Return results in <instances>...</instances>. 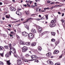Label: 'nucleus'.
I'll use <instances>...</instances> for the list:
<instances>
[{
  "mask_svg": "<svg viewBox=\"0 0 65 65\" xmlns=\"http://www.w3.org/2000/svg\"><path fill=\"white\" fill-rule=\"evenodd\" d=\"M31 57L32 59H34L33 60H34L37 59L38 58V57H37V56L36 55H33L31 56Z\"/></svg>",
  "mask_w": 65,
  "mask_h": 65,
  "instance_id": "f257e3e1",
  "label": "nucleus"
},
{
  "mask_svg": "<svg viewBox=\"0 0 65 65\" xmlns=\"http://www.w3.org/2000/svg\"><path fill=\"white\" fill-rule=\"evenodd\" d=\"M28 37L29 38L32 39L34 38V36H33V35L32 34H29L28 35Z\"/></svg>",
  "mask_w": 65,
  "mask_h": 65,
  "instance_id": "f03ea898",
  "label": "nucleus"
},
{
  "mask_svg": "<svg viewBox=\"0 0 65 65\" xmlns=\"http://www.w3.org/2000/svg\"><path fill=\"white\" fill-rule=\"evenodd\" d=\"M22 35L24 37H27L28 35V34L26 32H23L22 33Z\"/></svg>",
  "mask_w": 65,
  "mask_h": 65,
  "instance_id": "7ed1b4c3",
  "label": "nucleus"
},
{
  "mask_svg": "<svg viewBox=\"0 0 65 65\" xmlns=\"http://www.w3.org/2000/svg\"><path fill=\"white\" fill-rule=\"evenodd\" d=\"M28 48L24 46L22 48V52H25L26 51H27Z\"/></svg>",
  "mask_w": 65,
  "mask_h": 65,
  "instance_id": "20e7f679",
  "label": "nucleus"
},
{
  "mask_svg": "<svg viewBox=\"0 0 65 65\" xmlns=\"http://www.w3.org/2000/svg\"><path fill=\"white\" fill-rule=\"evenodd\" d=\"M10 49V50L12 51H11V52H12V53H13L14 54H16V53H15V50L14 49L12 48H11Z\"/></svg>",
  "mask_w": 65,
  "mask_h": 65,
  "instance_id": "39448f33",
  "label": "nucleus"
},
{
  "mask_svg": "<svg viewBox=\"0 0 65 65\" xmlns=\"http://www.w3.org/2000/svg\"><path fill=\"white\" fill-rule=\"evenodd\" d=\"M21 60L20 59H18L17 60V64L19 65V64H21Z\"/></svg>",
  "mask_w": 65,
  "mask_h": 65,
  "instance_id": "423d86ee",
  "label": "nucleus"
},
{
  "mask_svg": "<svg viewBox=\"0 0 65 65\" xmlns=\"http://www.w3.org/2000/svg\"><path fill=\"white\" fill-rule=\"evenodd\" d=\"M16 13L18 15H22V13H21L19 11H17L16 12Z\"/></svg>",
  "mask_w": 65,
  "mask_h": 65,
  "instance_id": "0eeeda50",
  "label": "nucleus"
},
{
  "mask_svg": "<svg viewBox=\"0 0 65 65\" xmlns=\"http://www.w3.org/2000/svg\"><path fill=\"white\" fill-rule=\"evenodd\" d=\"M47 63L48 64H53V63L52 62V61H51L50 60H48L47 61Z\"/></svg>",
  "mask_w": 65,
  "mask_h": 65,
  "instance_id": "6e6552de",
  "label": "nucleus"
},
{
  "mask_svg": "<svg viewBox=\"0 0 65 65\" xmlns=\"http://www.w3.org/2000/svg\"><path fill=\"white\" fill-rule=\"evenodd\" d=\"M42 30V28L41 27H39L38 28V32L39 33H40L41 32Z\"/></svg>",
  "mask_w": 65,
  "mask_h": 65,
  "instance_id": "1a4fd4ad",
  "label": "nucleus"
},
{
  "mask_svg": "<svg viewBox=\"0 0 65 65\" xmlns=\"http://www.w3.org/2000/svg\"><path fill=\"white\" fill-rule=\"evenodd\" d=\"M31 31L32 32V33H36V30L35 29H32L31 30Z\"/></svg>",
  "mask_w": 65,
  "mask_h": 65,
  "instance_id": "9d476101",
  "label": "nucleus"
},
{
  "mask_svg": "<svg viewBox=\"0 0 65 65\" xmlns=\"http://www.w3.org/2000/svg\"><path fill=\"white\" fill-rule=\"evenodd\" d=\"M55 24H50V26L51 27H55Z\"/></svg>",
  "mask_w": 65,
  "mask_h": 65,
  "instance_id": "9b49d317",
  "label": "nucleus"
},
{
  "mask_svg": "<svg viewBox=\"0 0 65 65\" xmlns=\"http://www.w3.org/2000/svg\"><path fill=\"white\" fill-rule=\"evenodd\" d=\"M59 51H57V50H55V51L53 53L54 54H58V53H59Z\"/></svg>",
  "mask_w": 65,
  "mask_h": 65,
  "instance_id": "f8f14e48",
  "label": "nucleus"
},
{
  "mask_svg": "<svg viewBox=\"0 0 65 65\" xmlns=\"http://www.w3.org/2000/svg\"><path fill=\"white\" fill-rule=\"evenodd\" d=\"M10 9L11 11H15V9L12 7H11Z\"/></svg>",
  "mask_w": 65,
  "mask_h": 65,
  "instance_id": "ddd939ff",
  "label": "nucleus"
},
{
  "mask_svg": "<svg viewBox=\"0 0 65 65\" xmlns=\"http://www.w3.org/2000/svg\"><path fill=\"white\" fill-rule=\"evenodd\" d=\"M38 49L39 51H41V50H42L41 47L40 46H39L38 47Z\"/></svg>",
  "mask_w": 65,
  "mask_h": 65,
  "instance_id": "4468645a",
  "label": "nucleus"
},
{
  "mask_svg": "<svg viewBox=\"0 0 65 65\" xmlns=\"http://www.w3.org/2000/svg\"><path fill=\"white\" fill-rule=\"evenodd\" d=\"M46 56H48V57H50L51 56V53H48L46 54Z\"/></svg>",
  "mask_w": 65,
  "mask_h": 65,
  "instance_id": "2eb2a0df",
  "label": "nucleus"
},
{
  "mask_svg": "<svg viewBox=\"0 0 65 65\" xmlns=\"http://www.w3.org/2000/svg\"><path fill=\"white\" fill-rule=\"evenodd\" d=\"M20 43L21 44H22V45H25V42L22 41H21L20 42Z\"/></svg>",
  "mask_w": 65,
  "mask_h": 65,
  "instance_id": "dca6fc26",
  "label": "nucleus"
},
{
  "mask_svg": "<svg viewBox=\"0 0 65 65\" xmlns=\"http://www.w3.org/2000/svg\"><path fill=\"white\" fill-rule=\"evenodd\" d=\"M25 44L27 45H30V43L29 42H27L25 43Z\"/></svg>",
  "mask_w": 65,
  "mask_h": 65,
  "instance_id": "f3484780",
  "label": "nucleus"
},
{
  "mask_svg": "<svg viewBox=\"0 0 65 65\" xmlns=\"http://www.w3.org/2000/svg\"><path fill=\"white\" fill-rule=\"evenodd\" d=\"M36 45V43H32L31 44V46H35V45Z\"/></svg>",
  "mask_w": 65,
  "mask_h": 65,
  "instance_id": "a211bd4d",
  "label": "nucleus"
},
{
  "mask_svg": "<svg viewBox=\"0 0 65 65\" xmlns=\"http://www.w3.org/2000/svg\"><path fill=\"white\" fill-rule=\"evenodd\" d=\"M7 63L8 65H10L11 64L10 62V60L7 61Z\"/></svg>",
  "mask_w": 65,
  "mask_h": 65,
  "instance_id": "6ab92c4d",
  "label": "nucleus"
},
{
  "mask_svg": "<svg viewBox=\"0 0 65 65\" xmlns=\"http://www.w3.org/2000/svg\"><path fill=\"white\" fill-rule=\"evenodd\" d=\"M4 47L6 49H8L9 48V46L7 45L5 46Z\"/></svg>",
  "mask_w": 65,
  "mask_h": 65,
  "instance_id": "aec40b11",
  "label": "nucleus"
},
{
  "mask_svg": "<svg viewBox=\"0 0 65 65\" xmlns=\"http://www.w3.org/2000/svg\"><path fill=\"white\" fill-rule=\"evenodd\" d=\"M51 34L52 35H53V36H55V33L53 32H52L51 33Z\"/></svg>",
  "mask_w": 65,
  "mask_h": 65,
  "instance_id": "412c9836",
  "label": "nucleus"
},
{
  "mask_svg": "<svg viewBox=\"0 0 65 65\" xmlns=\"http://www.w3.org/2000/svg\"><path fill=\"white\" fill-rule=\"evenodd\" d=\"M5 56L6 57H8L9 56V54L8 53H7L6 54Z\"/></svg>",
  "mask_w": 65,
  "mask_h": 65,
  "instance_id": "4be33fe9",
  "label": "nucleus"
},
{
  "mask_svg": "<svg viewBox=\"0 0 65 65\" xmlns=\"http://www.w3.org/2000/svg\"><path fill=\"white\" fill-rule=\"evenodd\" d=\"M6 18L9 19V18H10V15H6Z\"/></svg>",
  "mask_w": 65,
  "mask_h": 65,
  "instance_id": "5701e85b",
  "label": "nucleus"
},
{
  "mask_svg": "<svg viewBox=\"0 0 65 65\" xmlns=\"http://www.w3.org/2000/svg\"><path fill=\"white\" fill-rule=\"evenodd\" d=\"M55 22H56V20L55 19H54V20H53L52 21H51V23H55Z\"/></svg>",
  "mask_w": 65,
  "mask_h": 65,
  "instance_id": "b1692460",
  "label": "nucleus"
},
{
  "mask_svg": "<svg viewBox=\"0 0 65 65\" xmlns=\"http://www.w3.org/2000/svg\"><path fill=\"white\" fill-rule=\"evenodd\" d=\"M25 13L27 15H28L29 14V12L28 11H25Z\"/></svg>",
  "mask_w": 65,
  "mask_h": 65,
  "instance_id": "393cba45",
  "label": "nucleus"
},
{
  "mask_svg": "<svg viewBox=\"0 0 65 65\" xmlns=\"http://www.w3.org/2000/svg\"><path fill=\"white\" fill-rule=\"evenodd\" d=\"M25 27L28 30H29V26L27 25H26V26H25Z\"/></svg>",
  "mask_w": 65,
  "mask_h": 65,
  "instance_id": "a878e982",
  "label": "nucleus"
},
{
  "mask_svg": "<svg viewBox=\"0 0 65 65\" xmlns=\"http://www.w3.org/2000/svg\"><path fill=\"white\" fill-rule=\"evenodd\" d=\"M3 48H4L3 47L1 46L0 47V51H1V50H2Z\"/></svg>",
  "mask_w": 65,
  "mask_h": 65,
  "instance_id": "bb28decb",
  "label": "nucleus"
},
{
  "mask_svg": "<svg viewBox=\"0 0 65 65\" xmlns=\"http://www.w3.org/2000/svg\"><path fill=\"white\" fill-rule=\"evenodd\" d=\"M51 41L52 42H54L55 41V39H51Z\"/></svg>",
  "mask_w": 65,
  "mask_h": 65,
  "instance_id": "cd10ccee",
  "label": "nucleus"
},
{
  "mask_svg": "<svg viewBox=\"0 0 65 65\" xmlns=\"http://www.w3.org/2000/svg\"><path fill=\"white\" fill-rule=\"evenodd\" d=\"M55 65H60V64L59 63H56L55 64Z\"/></svg>",
  "mask_w": 65,
  "mask_h": 65,
  "instance_id": "c85d7f7f",
  "label": "nucleus"
},
{
  "mask_svg": "<svg viewBox=\"0 0 65 65\" xmlns=\"http://www.w3.org/2000/svg\"><path fill=\"white\" fill-rule=\"evenodd\" d=\"M3 62L1 61H0V65H3Z\"/></svg>",
  "mask_w": 65,
  "mask_h": 65,
  "instance_id": "c756f323",
  "label": "nucleus"
},
{
  "mask_svg": "<svg viewBox=\"0 0 65 65\" xmlns=\"http://www.w3.org/2000/svg\"><path fill=\"white\" fill-rule=\"evenodd\" d=\"M25 56H26V57H29L30 56V55H29V54H27L25 55Z\"/></svg>",
  "mask_w": 65,
  "mask_h": 65,
  "instance_id": "7c9ffc66",
  "label": "nucleus"
},
{
  "mask_svg": "<svg viewBox=\"0 0 65 65\" xmlns=\"http://www.w3.org/2000/svg\"><path fill=\"white\" fill-rule=\"evenodd\" d=\"M45 15V16L46 20H47L48 19V17H47V16H46V15Z\"/></svg>",
  "mask_w": 65,
  "mask_h": 65,
  "instance_id": "2f4dec72",
  "label": "nucleus"
},
{
  "mask_svg": "<svg viewBox=\"0 0 65 65\" xmlns=\"http://www.w3.org/2000/svg\"><path fill=\"white\" fill-rule=\"evenodd\" d=\"M28 2H29V3H30V4H31V3H32V1H31L30 0H29Z\"/></svg>",
  "mask_w": 65,
  "mask_h": 65,
  "instance_id": "473e14b6",
  "label": "nucleus"
},
{
  "mask_svg": "<svg viewBox=\"0 0 65 65\" xmlns=\"http://www.w3.org/2000/svg\"><path fill=\"white\" fill-rule=\"evenodd\" d=\"M59 6V5H55V7H58V6Z\"/></svg>",
  "mask_w": 65,
  "mask_h": 65,
  "instance_id": "72a5a7b5",
  "label": "nucleus"
},
{
  "mask_svg": "<svg viewBox=\"0 0 65 65\" xmlns=\"http://www.w3.org/2000/svg\"><path fill=\"white\" fill-rule=\"evenodd\" d=\"M19 21H20V20H19L17 21H14V23H17V22H19Z\"/></svg>",
  "mask_w": 65,
  "mask_h": 65,
  "instance_id": "f704fd0d",
  "label": "nucleus"
},
{
  "mask_svg": "<svg viewBox=\"0 0 65 65\" xmlns=\"http://www.w3.org/2000/svg\"><path fill=\"white\" fill-rule=\"evenodd\" d=\"M1 55L2 57H3V53H1Z\"/></svg>",
  "mask_w": 65,
  "mask_h": 65,
  "instance_id": "c9c22d12",
  "label": "nucleus"
},
{
  "mask_svg": "<svg viewBox=\"0 0 65 65\" xmlns=\"http://www.w3.org/2000/svg\"><path fill=\"white\" fill-rule=\"evenodd\" d=\"M35 1L37 2H40V0H35Z\"/></svg>",
  "mask_w": 65,
  "mask_h": 65,
  "instance_id": "e433bc0d",
  "label": "nucleus"
},
{
  "mask_svg": "<svg viewBox=\"0 0 65 65\" xmlns=\"http://www.w3.org/2000/svg\"><path fill=\"white\" fill-rule=\"evenodd\" d=\"M35 62H36L38 63V62H39V61H38V60H35Z\"/></svg>",
  "mask_w": 65,
  "mask_h": 65,
  "instance_id": "4c0bfd02",
  "label": "nucleus"
},
{
  "mask_svg": "<svg viewBox=\"0 0 65 65\" xmlns=\"http://www.w3.org/2000/svg\"><path fill=\"white\" fill-rule=\"evenodd\" d=\"M32 19V18H29V19H27V21H28V20H31V19Z\"/></svg>",
  "mask_w": 65,
  "mask_h": 65,
  "instance_id": "58836bf2",
  "label": "nucleus"
},
{
  "mask_svg": "<svg viewBox=\"0 0 65 65\" xmlns=\"http://www.w3.org/2000/svg\"><path fill=\"white\" fill-rule=\"evenodd\" d=\"M35 6H31V8H34V7H35Z\"/></svg>",
  "mask_w": 65,
  "mask_h": 65,
  "instance_id": "ea45409f",
  "label": "nucleus"
},
{
  "mask_svg": "<svg viewBox=\"0 0 65 65\" xmlns=\"http://www.w3.org/2000/svg\"><path fill=\"white\" fill-rule=\"evenodd\" d=\"M14 56L16 58V57H17V56L16 55H15V54H14Z\"/></svg>",
  "mask_w": 65,
  "mask_h": 65,
  "instance_id": "a19ab883",
  "label": "nucleus"
},
{
  "mask_svg": "<svg viewBox=\"0 0 65 65\" xmlns=\"http://www.w3.org/2000/svg\"><path fill=\"white\" fill-rule=\"evenodd\" d=\"M47 3H51V2H50V1H48L47 2Z\"/></svg>",
  "mask_w": 65,
  "mask_h": 65,
  "instance_id": "79ce46f5",
  "label": "nucleus"
},
{
  "mask_svg": "<svg viewBox=\"0 0 65 65\" xmlns=\"http://www.w3.org/2000/svg\"><path fill=\"white\" fill-rule=\"evenodd\" d=\"M37 19V21H39V20H41V19Z\"/></svg>",
  "mask_w": 65,
  "mask_h": 65,
  "instance_id": "37998d69",
  "label": "nucleus"
},
{
  "mask_svg": "<svg viewBox=\"0 0 65 65\" xmlns=\"http://www.w3.org/2000/svg\"><path fill=\"white\" fill-rule=\"evenodd\" d=\"M54 8V7H51V8H50V9H53V8Z\"/></svg>",
  "mask_w": 65,
  "mask_h": 65,
  "instance_id": "c03bdc74",
  "label": "nucleus"
},
{
  "mask_svg": "<svg viewBox=\"0 0 65 65\" xmlns=\"http://www.w3.org/2000/svg\"><path fill=\"white\" fill-rule=\"evenodd\" d=\"M20 24H19L16 25V26H19V25H20Z\"/></svg>",
  "mask_w": 65,
  "mask_h": 65,
  "instance_id": "a18cd8bd",
  "label": "nucleus"
},
{
  "mask_svg": "<svg viewBox=\"0 0 65 65\" xmlns=\"http://www.w3.org/2000/svg\"><path fill=\"white\" fill-rule=\"evenodd\" d=\"M21 9H18L17 10L18 11H20V10H21Z\"/></svg>",
  "mask_w": 65,
  "mask_h": 65,
  "instance_id": "49530a36",
  "label": "nucleus"
},
{
  "mask_svg": "<svg viewBox=\"0 0 65 65\" xmlns=\"http://www.w3.org/2000/svg\"><path fill=\"white\" fill-rule=\"evenodd\" d=\"M59 3L58 2H55V4H59Z\"/></svg>",
  "mask_w": 65,
  "mask_h": 65,
  "instance_id": "de8ad7c7",
  "label": "nucleus"
},
{
  "mask_svg": "<svg viewBox=\"0 0 65 65\" xmlns=\"http://www.w3.org/2000/svg\"><path fill=\"white\" fill-rule=\"evenodd\" d=\"M62 57V55H61L59 57V58H61Z\"/></svg>",
  "mask_w": 65,
  "mask_h": 65,
  "instance_id": "09e8293b",
  "label": "nucleus"
},
{
  "mask_svg": "<svg viewBox=\"0 0 65 65\" xmlns=\"http://www.w3.org/2000/svg\"><path fill=\"white\" fill-rule=\"evenodd\" d=\"M23 6H24L25 7L27 6V5H23Z\"/></svg>",
  "mask_w": 65,
  "mask_h": 65,
  "instance_id": "8fccbe9b",
  "label": "nucleus"
},
{
  "mask_svg": "<svg viewBox=\"0 0 65 65\" xmlns=\"http://www.w3.org/2000/svg\"><path fill=\"white\" fill-rule=\"evenodd\" d=\"M13 46H15V43H13Z\"/></svg>",
  "mask_w": 65,
  "mask_h": 65,
  "instance_id": "3c124183",
  "label": "nucleus"
},
{
  "mask_svg": "<svg viewBox=\"0 0 65 65\" xmlns=\"http://www.w3.org/2000/svg\"><path fill=\"white\" fill-rule=\"evenodd\" d=\"M41 19H44V18L43 17L41 18Z\"/></svg>",
  "mask_w": 65,
  "mask_h": 65,
  "instance_id": "603ef678",
  "label": "nucleus"
},
{
  "mask_svg": "<svg viewBox=\"0 0 65 65\" xmlns=\"http://www.w3.org/2000/svg\"><path fill=\"white\" fill-rule=\"evenodd\" d=\"M61 21H62V22L63 23L64 22V20H61Z\"/></svg>",
  "mask_w": 65,
  "mask_h": 65,
  "instance_id": "864d4df0",
  "label": "nucleus"
},
{
  "mask_svg": "<svg viewBox=\"0 0 65 65\" xmlns=\"http://www.w3.org/2000/svg\"><path fill=\"white\" fill-rule=\"evenodd\" d=\"M58 14H61V13L60 12H58Z\"/></svg>",
  "mask_w": 65,
  "mask_h": 65,
  "instance_id": "5fc2aeb1",
  "label": "nucleus"
},
{
  "mask_svg": "<svg viewBox=\"0 0 65 65\" xmlns=\"http://www.w3.org/2000/svg\"><path fill=\"white\" fill-rule=\"evenodd\" d=\"M8 26L10 27H11V25L10 24H9L8 25Z\"/></svg>",
  "mask_w": 65,
  "mask_h": 65,
  "instance_id": "6e6d98bb",
  "label": "nucleus"
},
{
  "mask_svg": "<svg viewBox=\"0 0 65 65\" xmlns=\"http://www.w3.org/2000/svg\"><path fill=\"white\" fill-rule=\"evenodd\" d=\"M64 13H63L62 14V17H63L64 16Z\"/></svg>",
  "mask_w": 65,
  "mask_h": 65,
  "instance_id": "4d7b16f0",
  "label": "nucleus"
},
{
  "mask_svg": "<svg viewBox=\"0 0 65 65\" xmlns=\"http://www.w3.org/2000/svg\"><path fill=\"white\" fill-rule=\"evenodd\" d=\"M59 42H60L59 41H57V44H59Z\"/></svg>",
  "mask_w": 65,
  "mask_h": 65,
  "instance_id": "13d9d810",
  "label": "nucleus"
},
{
  "mask_svg": "<svg viewBox=\"0 0 65 65\" xmlns=\"http://www.w3.org/2000/svg\"><path fill=\"white\" fill-rule=\"evenodd\" d=\"M39 17H40V18H41V16L40 15H39Z\"/></svg>",
  "mask_w": 65,
  "mask_h": 65,
  "instance_id": "bf43d9fd",
  "label": "nucleus"
},
{
  "mask_svg": "<svg viewBox=\"0 0 65 65\" xmlns=\"http://www.w3.org/2000/svg\"><path fill=\"white\" fill-rule=\"evenodd\" d=\"M9 35H10V37H12V36H13L12 35H11V34H10Z\"/></svg>",
  "mask_w": 65,
  "mask_h": 65,
  "instance_id": "052dcab7",
  "label": "nucleus"
},
{
  "mask_svg": "<svg viewBox=\"0 0 65 65\" xmlns=\"http://www.w3.org/2000/svg\"><path fill=\"white\" fill-rule=\"evenodd\" d=\"M25 2L26 3H27V2L28 3L29 2V1H26Z\"/></svg>",
  "mask_w": 65,
  "mask_h": 65,
  "instance_id": "680f3d73",
  "label": "nucleus"
},
{
  "mask_svg": "<svg viewBox=\"0 0 65 65\" xmlns=\"http://www.w3.org/2000/svg\"><path fill=\"white\" fill-rule=\"evenodd\" d=\"M12 1L13 2H15V1L14 0H12Z\"/></svg>",
  "mask_w": 65,
  "mask_h": 65,
  "instance_id": "e2e57ef3",
  "label": "nucleus"
},
{
  "mask_svg": "<svg viewBox=\"0 0 65 65\" xmlns=\"http://www.w3.org/2000/svg\"><path fill=\"white\" fill-rule=\"evenodd\" d=\"M9 54L11 55V51L9 52Z\"/></svg>",
  "mask_w": 65,
  "mask_h": 65,
  "instance_id": "0e129e2a",
  "label": "nucleus"
},
{
  "mask_svg": "<svg viewBox=\"0 0 65 65\" xmlns=\"http://www.w3.org/2000/svg\"><path fill=\"white\" fill-rule=\"evenodd\" d=\"M2 5V2H0V5Z\"/></svg>",
  "mask_w": 65,
  "mask_h": 65,
  "instance_id": "69168bd1",
  "label": "nucleus"
},
{
  "mask_svg": "<svg viewBox=\"0 0 65 65\" xmlns=\"http://www.w3.org/2000/svg\"><path fill=\"white\" fill-rule=\"evenodd\" d=\"M2 19L3 20H5V18H3Z\"/></svg>",
  "mask_w": 65,
  "mask_h": 65,
  "instance_id": "338daca9",
  "label": "nucleus"
},
{
  "mask_svg": "<svg viewBox=\"0 0 65 65\" xmlns=\"http://www.w3.org/2000/svg\"><path fill=\"white\" fill-rule=\"evenodd\" d=\"M25 62H28V60H25Z\"/></svg>",
  "mask_w": 65,
  "mask_h": 65,
  "instance_id": "774afa93",
  "label": "nucleus"
}]
</instances>
